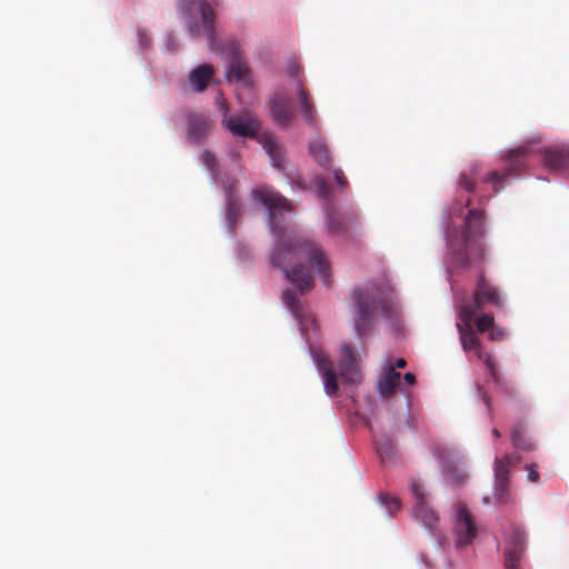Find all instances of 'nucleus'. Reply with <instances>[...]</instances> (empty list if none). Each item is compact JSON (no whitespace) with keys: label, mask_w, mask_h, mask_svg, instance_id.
<instances>
[{"label":"nucleus","mask_w":569,"mask_h":569,"mask_svg":"<svg viewBox=\"0 0 569 569\" xmlns=\"http://www.w3.org/2000/svg\"><path fill=\"white\" fill-rule=\"evenodd\" d=\"M198 9L200 14V22L196 20L189 21L187 26L188 31L192 37H206L210 46L213 47L216 43V12L206 1H200Z\"/></svg>","instance_id":"1a4fd4ad"},{"label":"nucleus","mask_w":569,"mask_h":569,"mask_svg":"<svg viewBox=\"0 0 569 569\" xmlns=\"http://www.w3.org/2000/svg\"><path fill=\"white\" fill-rule=\"evenodd\" d=\"M220 100H221V97H218V102L220 103V109L223 111L222 103L226 104V102L223 100L222 101H220Z\"/></svg>","instance_id":"c03bdc74"},{"label":"nucleus","mask_w":569,"mask_h":569,"mask_svg":"<svg viewBox=\"0 0 569 569\" xmlns=\"http://www.w3.org/2000/svg\"><path fill=\"white\" fill-rule=\"evenodd\" d=\"M401 375L391 363L387 365L378 381V391L382 397H391L400 387Z\"/></svg>","instance_id":"aec40b11"},{"label":"nucleus","mask_w":569,"mask_h":569,"mask_svg":"<svg viewBox=\"0 0 569 569\" xmlns=\"http://www.w3.org/2000/svg\"><path fill=\"white\" fill-rule=\"evenodd\" d=\"M458 316L461 323H457V328L460 335L462 348L466 351L476 350L478 358L483 360L491 379L497 385H502L503 379L496 368L495 360L490 355H483L479 343V339L477 338L472 329V321L475 319L473 311L469 308H459Z\"/></svg>","instance_id":"20e7f679"},{"label":"nucleus","mask_w":569,"mask_h":569,"mask_svg":"<svg viewBox=\"0 0 569 569\" xmlns=\"http://www.w3.org/2000/svg\"><path fill=\"white\" fill-rule=\"evenodd\" d=\"M455 532L458 548L471 543L477 536L476 523L463 503H457L456 506Z\"/></svg>","instance_id":"f8f14e48"},{"label":"nucleus","mask_w":569,"mask_h":569,"mask_svg":"<svg viewBox=\"0 0 569 569\" xmlns=\"http://www.w3.org/2000/svg\"><path fill=\"white\" fill-rule=\"evenodd\" d=\"M252 196L268 208L271 229L274 233H280L281 229L277 224V214L282 211H291V202L274 190L264 187L256 189Z\"/></svg>","instance_id":"0eeeda50"},{"label":"nucleus","mask_w":569,"mask_h":569,"mask_svg":"<svg viewBox=\"0 0 569 569\" xmlns=\"http://www.w3.org/2000/svg\"><path fill=\"white\" fill-rule=\"evenodd\" d=\"M299 71H300L299 66H298V64H296V63H291V64L288 67V69H287L288 74H289L291 78H293V79H295V80H293V86H295V87H296V80H297V79H299V78H298Z\"/></svg>","instance_id":"58836bf2"},{"label":"nucleus","mask_w":569,"mask_h":569,"mask_svg":"<svg viewBox=\"0 0 569 569\" xmlns=\"http://www.w3.org/2000/svg\"><path fill=\"white\" fill-rule=\"evenodd\" d=\"M309 153L315 161L322 168L331 167V157L327 143L321 138H313L309 141Z\"/></svg>","instance_id":"b1692460"},{"label":"nucleus","mask_w":569,"mask_h":569,"mask_svg":"<svg viewBox=\"0 0 569 569\" xmlns=\"http://www.w3.org/2000/svg\"><path fill=\"white\" fill-rule=\"evenodd\" d=\"M492 435L496 437V438H499L500 437V431L496 428L492 429Z\"/></svg>","instance_id":"37998d69"},{"label":"nucleus","mask_w":569,"mask_h":569,"mask_svg":"<svg viewBox=\"0 0 569 569\" xmlns=\"http://www.w3.org/2000/svg\"><path fill=\"white\" fill-rule=\"evenodd\" d=\"M241 216V206L239 200L233 196L231 190L227 191V209L226 219L229 231L236 229L237 222Z\"/></svg>","instance_id":"a878e982"},{"label":"nucleus","mask_w":569,"mask_h":569,"mask_svg":"<svg viewBox=\"0 0 569 569\" xmlns=\"http://www.w3.org/2000/svg\"><path fill=\"white\" fill-rule=\"evenodd\" d=\"M317 190L321 198L328 199L330 194V187L323 179L317 180Z\"/></svg>","instance_id":"f704fd0d"},{"label":"nucleus","mask_w":569,"mask_h":569,"mask_svg":"<svg viewBox=\"0 0 569 569\" xmlns=\"http://www.w3.org/2000/svg\"><path fill=\"white\" fill-rule=\"evenodd\" d=\"M510 438L515 448L520 450L530 451L535 446L525 435V426L521 422L516 423L510 429Z\"/></svg>","instance_id":"bb28decb"},{"label":"nucleus","mask_w":569,"mask_h":569,"mask_svg":"<svg viewBox=\"0 0 569 569\" xmlns=\"http://www.w3.org/2000/svg\"><path fill=\"white\" fill-rule=\"evenodd\" d=\"M376 450L382 462L390 461L395 456V445L388 437L377 441Z\"/></svg>","instance_id":"c85d7f7f"},{"label":"nucleus","mask_w":569,"mask_h":569,"mask_svg":"<svg viewBox=\"0 0 569 569\" xmlns=\"http://www.w3.org/2000/svg\"><path fill=\"white\" fill-rule=\"evenodd\" d=\"M201 160L209 169H212L216 164L214 156L207 150L202 152Z\"/></svg>","instance_id":"e433bc0d"},{"label":"nucleus","mask_w":569,"mask_h":569,"mask_svg":"<svg viewBox=\"0 0 569 569\" xmlns=\"http://www.w3.org/2000/svg\"><path fill=\"white\" fill-rule=\"evenodd\" d=\"M186 122L187 140L192 144H200L213 127V122L208 116L197 112H189Z\"/></svg>","instance_id":"dca6fc26"},{"label":"nucleus","mask_w":569,"mask_h":569,"mask_svg":"<svg viewBox=\"0 0 569 569\" xmlns=\"http://www.w3.org/2000/svg\"><path fill=\"white\" fill-rule=\"evenodd\" d=\"M411 495L415 500L413 517L420 521L426 528L435 529L438 523V515L426 502V493L422 485L412 481L410 486Z\"/></svg>","instance_id":"ddd939ff"},{"label":"nucleus","mask_w":569,"mask_h":569,"mask_svg":"<svg viewBox=\"0 0 569 569\" xmlns=\"http://www.w3.org/2000/svg\"><path fill=\"white\" fill-rule=\"evenodd\" d=\"M512 459L509 455L495 459V499L498 503L506 505L510 500V469Z\"/></svg>","instance_id":"9b49d317"},{"label":"nucleus","mask_w":569,"mask_h":569,"mask_svg":"<svg viewBox=\"0 0 569 569\" xmlns=\"http://www.w3.org/2000/svg\"><path fill=\"white\" fill-rule=\"evenodd\" d=\"M488 337L492 341L502 340L506 337V330L493 325L492 328L489 330Z\"/></svg>","instance_id":"72a5a7b5"},{"label":"nucleus","mask_w":569,"mask_h":569,"mask_svg":"<svg viewBox=\"0 0 569 569\" xmlns=\"http://www.w3.org/2000/svg\"><path fill=\"white\" fill-rule=\"evenodd\" d=\"M471 203H472V200L470 198H468L466 201V206L469 207V206H471Z\"/></svg>","instance_id":"a18cd8bd"},{"label":"nucleus","mask_w":569,"mask_h":569,"mask_svg":"<svg viewBox=\"0 0 569 569\" xmlns=\"http://www.w3.org/2000/svg\"><path fill=\"white\" fill-rule=\"evenodd\" d=\"M270 261L301 293L313 287L312 271H317L322 282L330 286L329 261L321 247L308 238L296 237L280 243Z\"/></svg>","instance_id":"f257e3e1"},{"label":"nucleus","mask_w":569,"mask_h":569,"mask_svg":"<svg viewBox=\"0 0 569 569\" xmlns=\"http://www.w3.org/2000/svg\"><path fill=\"white\" fill-rule=\"evenodd\" d=\"M406 365H407L406 360L403 358H399V359L396 360L395 365H392V366H393L395 369L396 368H400L401 369V368H405Z\"/></svg>","instance_id":"a19ab883"},{"label":"nucleus","mask_w":569,"mask_h":569,"mask_svg":"<svg viewBox=\"0 0 569 569\" xmlns=\"http://www.w3.org/2000/svg\"><path fill=\"white\" fill-rule=\"evenodd\" d=\"M222 126L233 136L253 138L259 133L260 123L256 118L249 113H243L241 116H229L227 104L224 103H222Z\"/></svg>","instance_id":"9d476101"},{"label":"nucleus","mask_w":569,"mask_h":569,"mask_svg":"<svg viewBox=\"0 0 569 569\" xmlns=\"http://www.w3.org/2000/svg\"><path fill=\"white\" fill-rule=\"evenodd\" d=\"M140 43H141V46H147L149 43L148 37L140 33Z\"/></svg>","instance_id":"79ce46f5"},{"label":"nucleus","mask_w":569,"mask_h":569,"mask_svg":"<svg viewBox=\"0 0 569 569\" xmlns=\"http://www.w3.org/2000/svg\"><path fill=\"white\" fill-rule=\"evenodd\" d=\"M316 362L321 372L325 390L328 395H335L338 390L337 373L330 359L325 355L316 356Z\"/></svg>","instance_id":"412c9836"},{"label":"nucleus","mask_w":569,"mask_h":569,"mask_svg":"<svg viewBox=\"0 0 569 569\" xmlns=\"http://www.w3.org/2000/svg\"><path fill=\"white\" fill-rule=\"evenodd\" d=\"M403 381H405L406 383H408L409 386H412V385H415V382H416V377H415V375H413V373H411V372H407V373H405V376H403Z\"/></svg>","instance_id":"ea45409f"},{"label":"nucleus","mask_w":569,"mask_h":569,"mask_svg":"<svg viewBox=\"0 0 569 569\" xmlns=\"http://www.w3.org/2000/svg\"><path fill=\"white\" fill-rule=\"evenodd\" d=\"M485 305H491L498 308L503 307V300L496 287L489 283L483 272H480L472 295V301L466 302L460 308H469L473 311V317L480 312Z\"/></svg>","instance_id":"423d86ee"},{"label":"nucleus","mask_w":569,"mask_h":569,"mask_svg":"<svg viewBox=\"0 0 569 569\" xmlns=\"http://www.w3.org/2000/svg\"><path fill=\"white\" fill-rule=\"evenodd\" d=\"M296 92L298 102L301 110V116L305 122L311 128H318L317 110L312 103V99L308 91L305 89L301 79L296 80Z\"/></svg>","instance_id":"6ab92c4d"},{"label":"nucleus","mask_w":569,"mask_h":569,"mask_svg":"<svg viewBox=\"0 0 569 569\" xmlns=\"http://www.w3.org/2000/svg\"><path fill=\"white\" fill-rule=\"evenodd\" d=\"M493 325V317L491 315H482L476 321V327L479 332H489Z\"/></svg>","instance_id":"2f4dec72"},{"label":"nucleus","mask_w":569,"mask_h":569,"mask_svg":"<svg viewBox=\"0 0 569 569\" xmlns=\"http://www.w3.org/2000/svg\"><path fill=\"white\" fill-rule=\"evenodd\" d=\"M527 537L523 530L513 529L507 538V546L505 550V567L506 569H521L520 560L525 553Z\"/></svg>","instance_id":"4468645a"},{"label":"nucleus","mask_w":569,"mask_h":569,"mask_svg":"<svg viewBox=\"0 0 569 569\" xmlns=\"http://www.w3.org/2000/svg\"><path fill=\"white\" fill-rule=\"evenodd\" d=\"M212 77V68L203 64L196 68L189 76L190 84L198 92H202Z\"/></svg>","instance_id":"393cba45"},{"label":"nucleus","mask_w":569,"mask_h":569,"mask_svg":"<svg viewBox=\"0 0 569 569\" xmlns=\"http://www.w3.org/2000/svg\"><path fill=\"white\" fill-rule=\"evenodd\" d=\"M543 162L552 171H561L569 166V144L547 150Z\"/></svg>","instance_id":"4be33fe9"},{"label":"nucleus","mask_w":569,"mask_h":569,"mask_svg":"<svg viewBox=\"0 0 569 569\" xmlns=\"http://www.w3.org/2000/svg\"><path fill=\"white\" fill-rule=\"evenodd\" d=\"M283 302L288 306V308L291 310L295 316L300 315V302L298 298L296 297V293L291 290H286L282 293Z\"/></svg>","instance_id":"c756f323"},{"label":"nucleus","mask_w":569,"mask_h":569,"mask_svg":"<svg viewBox=\"0 0 569 569\" xmlns=\"http://www.w3.org/2000/svg\"><path fill=\"white\" fill-rule=\"evenodd\" d=\"M526 470L528 471V475H527V478L529 481L531 482H539V479H540V475L537 470L538 466L536 463H528L526 465Z\"/></svg>","instance_id":"473e14b6"},{"label":"nucleus","mask_w":569,"mask_h":569,"mask_svg":"<svg viewBox=\"0 0 569 569\" xmlns=\"http://www.w3.org/2000/svg\"><path fill=\"white\" fill-rule=\"evenodd\" d=\"M380 502L386 507L388 513L392 516L400 509V501L397 497H392L389 493H381L379 496Z\"/></svg>","instance_id":"7c9ffc66"},{"label":"nucleus","mask_w":569,"mask_h":569,"mask_svg":"<svg viewBox=\"0 0 569 569\" xmlns=\"http://www.w3.org/2000/svg\"><path fill=\"white\" fill-rule=\"evenodd\" d=\"M259 142L269 154L272 164L276 168L281 169L284 161V153L282 148L279 146L277 138L272 133L266 132L260 136Z\"/></svg>","instance_id":"5701e85b"},{"label":"nucleus","mask_w":569,"mask_h":569,"mask_svg":"<svg viewBox=\"0 0 569 569\" xmlns=\"http://www.w3.org/2000/svg\"><path fill=\"white\" fill-rule=\"evenodd\" d=\"M352 299L356 310L353 328L360 338L370 331L378 312L386 318H391L397 312L392 290L385 283H369L355 289Z\"/></svg>","instance_id":"7ed1b4c3"},{"label":"nucleus","mask_w":569,"mask_h":569,"mask_svg":"<svg viewBox=\"0 0 569 569\" xmlns=\"http://www.w3.org/2000/svg\"><path fill=\"white\" fill-rule=\"evenodd\" d=\"M166 48L168 51H171V52H173L178 49V42H177L174 36L168 34L167 40H166Z\"/></svg>","instance_id":"4c0bfd02"},{"label":"nucleus","mask_w":569,"mask_h":569,"mask_svg":"<svg viewBox=\"0 0 569 569\" xmlns=\"http://www.w3.org/2000/svg\"><path fill=\"white\" fill-rule=\"evenodd\" d=\"M269 116L272 121L281 127L288 128L295 119V109L291 98L280 89L274 91L269 99Z\"/></svg>","instance_id":"6e6552de"},{"label":"nucleus","mask_w":569,"mask_h":569,"mask_svg":"<svg viewBox=\"0 0 569 569\" xmlns=\"http://www.w3.org/2000/svg\"><path fill=\"white\" fill-rule=\"evenodd\" d=\"M359 357L356 355L349 343H343L340 350L339 371L341 378L350 383H355L360 379L358 370Z\"/></svg>","instance_id":"f3484780"},{"label":"nucleus","mask_w":569,"mask_h":569,"mask_svg":"<svg viewBox=\"0 0 569 569\" xmlns=\"http://www.w3.org/2000/svg\"><path fill=\"white\" fill-rule=\"evenodd\" d=\"M485 221L483 211L470 209L461 230L456 227L447 230L448 251L456 267L470 269L485 262L486 249L482 242L486 233Z\"/></svg>","instance_id":"f03ea898"},{"label":"nucleus","mask_w":569,"mask_h":569,"mask_svg":"<svg viewBox=\"0 0 569 569\" xmlns=\"http://www.w3.org/2000/svg\"><path fill=\"white\" fill-rule=\"evenodd\" d=\"M531 153V143H523L508 152L505 158V168L502 171H491L483 179V182L492 184L495 193L500 192L503 189V183L509 178L520 174L525 168V159Z\"/></svg>","instance_id":"39448f33"},{"label":"nucleus","mask_w":569,"mask_h":569,"mask_svg":"<svg viewBox=\"0 0 569 569\" xmlns=\"http://www.w3.org/2000/svg\"><path fill=\"white\" fill-rule=\"evenodd\" d=\"M358 220L355 211L340 213L332 208H327V231L329 234H346L349 226H353Z\"/></svg>","instance_id":"a211bd4d"},{"label":"nucleus","mask_w":569,"mask_h":569,"mask_svg":"<svg viewBox=\"0 0 569 569\" xmlns=\"http://www.w3.org/2000/svg\"><path fill=\"white\" fill-rule=\"evenodd\" d=\"M478 168L471 167L469 171L461 172L458 179L459 187L467 192L475 193L476 191V176Z\"/></svg>","instance_id":"cd10ccee"},{"label":"nucleus","mask_w":569,"mask_h":569,"mask_svg":"<svg viewBox=\"0 0 569 569\" xmlns=\"http://www.w3.org/2000/svg\"><path fill=\"white\" fill-rule=\"evenodd\" d=\"M221 52L230 60L228 79L243 82L248 81L249 68L239 56V44L236 41H229L222 46Z\"/></svg>","instance_id":"2eb2a0df"},{"label":"nucleus","mask_w":569,"mask_h":569,"mask_svg":"<svg viewBox=\"0 0 569 569\" xmlns=\"http://www.w3.org/2000/svg\"><path fill=\"white\" fill-rule=\"evenodd\" d=\"M333 178L338 187L345 188L348 186V180L346 176L343 174L342 170L335 169L333 170Z\"/></svg>","instance_id":"c9c22d12"}]
</instances>
